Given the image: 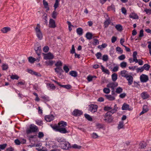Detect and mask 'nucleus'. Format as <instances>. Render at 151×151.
I'll use <instances>...</instances> for the list:
<instances>
[{
  "mask_svg": "<svg viewBox=\"0 0 151 151\" xmlns=\"http://www.w3.org/2000/svg\"><path fill=\"white\" fill-rule=\"evenodd\" d=\"M53 58V55L51 53H49L48 54H45V59H52Z\"/></svg>",
  "mask_w": 151,
  "mask_h": 151,
  "instance_id": "16",
  "label": "nucleus"
},
{
  "mask_svg": "<svg viewBox=\"0 0 151 151\" xmlns=\"http://www.w3.org/2000/svg\"><path fill=\"white\" fill-rule=\"evenodd\" d=\"M57 128V131L62 133H68V132L67 131L65 128L64 127L58 128Z\"/></svg>",
  "mask_w": 151,
  "mask_h": 151,
  "instance_id": "14",
  "label": "nucleus"
},
{
  "mask_svg": "<svg viewBox=\"0 0 151 151\" xmlns=\"http://www.w3.org/2000/svg\"><path fill=\"white\" fill-rule=\"evenodd\" d=\"M103 91L104 93L107 94L109 93L110 92V89L108 88H104L103 89Z\"/></svg>",
  "mask_w": 151,
  "mask_h": 151,
  "instance_id": "47",
  "label": "nucleus"
},
{
  "mask_svg": "<svg viewBox=\"0 0 151 151\" xmlns=\"http://www.w3.org/2000/svg\"><path fill=\"white\" fill-rule=\"evenodd\" d=\"M49 27L52 28H54L56 27L55 22L52 19H50V20Z\"/></svg>",
  "mask_w": 151,
  "mask_h": 151,
  "instance_id": "11",
  "label": "nucleus"
},
{
  "mask_svg": "<svg viewBox=\"0 0 151 151\" xmlns=\"http://www.w3.org/2000/svg\"><path fill=\"white\" fill-rule=\"evenodd\" d=\"M124 123L123 122H119L118 126V128L119 129L124 128Z\"/></svg>",
  "mask_w": 151,
  "mask_h": 151,
  "instance_id": "32",
  "label": "nucleus"
},
{
  "mask_svg": "<svg viewBox=\"0 0 151 151\" xmlns=\"http://www.w3.org/2000/svg\"><path fill=\"white\" fill-rule=\"evenodd\" d=\"M118 83L116 82H111L107 85L106 86L108 88H111L112 90H114V88L118 86Z\"/></svg>",
  "mask_w": 151,
  "mask_h": 151,
  "instance_id": "4",
  "label": "nucleus"
},
{
  "mask_svg": "<svg viewBox=\"0 0 151 151\" xmlns=\"http://www.w3.org/2000/svg\"><path fill=\"white\" fill-rule=\"evenodd\" d=\"M63 69L66 73H68L69 70V69L68 67L66 65H65L64 66Z\"/></svg>",
  "mask_w": 151,
  "mask_h": 151,
  "instance_id": "58",
  "label": "nucleus"
},
{
  "mask_svg": "<svg viewBox=\"0 0 151 151\" xmlns=\"http://www.w3.org/2000/svg\"><path fill=\"white\" fill-rule=\"evenodd\" d=\"M108 59V56L107 55H104L103 56L102 60L104 61H106Z\"/></svg>",
  "mask_w": 151,
  "mask_h": 151,
  "instance_id": "61",
  "label": "nucleus"
},
{
  "mask_svg": "<svg viewBox=\"0 0 151 151\" xmlns=\"http://www.w3.org/2000/svg\"><path fill=\"white\" fill-rule=\"evenodd\" d=\"M82 113L81 111L78 109H75L73 112L72 114L74 116H80L81 115Z\"/></svg>",
  "mask_w": 151,
  "mask_h": 151,
  "instance_id": "10",
  "label": "nucleus"
},
{
  "mask_svg": "<svg viewBox=\"0 0 151 151\" xmlns=\"http://www.w3.org/2000/svg\"><path fill=\"white\" fill-rule=\"evenodd\" d=\"M59 2L57 1H55V3L54 4V9L55 10H56L57 8L59 5Z\"/></svg>",
  "mask_w": 151,
  "mask_h": 151,
  "instance_id": "50",
  "label": "nucleus"
},
{
  "mask_svg": "<svg viewBox=\"0 0 151 151\" xmlns=\"http://www.w3.org/2000/svg\"><path fill=\"white\" fill-rule=\"evenodd\" d=\"M43 3L45 8L46 9V11H48L49 10V7L47 2L45 0H43Z\"/></svg>",
  "mask_w": 151,
  "mask_h": 151,
  "instance_id": "20",
  "label": "nucleus"
},
{
  "mask_svg": "<svg viewBox=\"0 0 151 151\" xmlns=\"http://www.w3.org/2000/svg\"><path fill=\"white\" fill-rule=\"evenodd\" d=\"M28 61L31 63H33L36 61V59L32 57H29L28 58Z\"/></svg>",
  "mask_w": 151,
  "mask_h": 151,
  "instance_id": "28",
  "label": "nucleus"
},
{
  "mask_svg": "<svg viewBox=\"0 0 151 151\" xmlns=\"http://www.w3.org/2000/svg\"><path fill=\"white\" fill-rule=\"evenodd\" d=\"M2 67L3 70H6L8 69V66L7 64H4L2 65Z\"/></svg>",
  "mask_w": 151,
  "mask_h": 151,
  "instance_id": "45",
  "label": "nucleus"
},
{
  "mask_svg": "<svg viewBox=\"0 0 151 151\" xmlns=\"http://www.w3.org/2000/svg\"><path fill=\"white\" fill-rule=\"evenodd\" d=\"M126 96V94L125 93H122L121 94L119 95V97L121 98H124Z\"/></svg>",
  "mask_w": 151,
  "mask_h": 151,
  "instance_id": "63",
  "label": "nucleus"
},
{
  "mask_svg": "<svg viewBox=\"0 0 151 151\" xmlns=\"http://www.w3.org/2000/svg\"><path fill=\"white\" fill-rule=\"evenodd\" d=\"M123 91V89L120 87H118L117 88L116 90V92L117 93H122Z\"/></svg>",
  "mask_w": 151,
  "mask_h": 151,
  "instance_id": "38",
  "label": "nucleus"
},
{
  "mask_svg": "<svg viewBox=\"0 0 151 151\" xmlns=\"http://www.w3.org/2000/svg\"><path fill=\"white\" fill-rule=\"evenodd\" d=\"M98 108L97 105L91 104L89 106V110L92 113H94L96 111Z\"/></svg>",
  "mask_w": 151,
  "mask_h": 151,
  "instance_id": "6",
  "label": "nucleus"
},
{
  "mask_svg": "<svg viewBox=\"0 0 151 151\" xmlns=\"http://www.w3.org/2000/svg\"><path fill=\"white\" fill-rule=\"evenodd\" d=\"M115 9L114 6L112 4L111 6L108 7L107 9L109 11L112 10H114L115 12Z\"/></svg>",
  "mask_w": 151,
  "mask_h": 151,
  "instance_id": "41",
  "label": "nucleus"
},
{
  "mask_svg": "<svg viewBox=\"0 0 151 151\" xmlns=\"http://www.w3.org/2000/svg\"><path fill=\"white\" fill-rule=\"evenodd\" d=\"M57 15V12L55 10L54 11L52 14V17L54 19L56 18V16Z\"/></svg>",
  "mask_w": 151,
  "mask_h": 151,
  "instance_id": "51",
  "label": "nucleus"
},
{
  "mask_svg": "<svg viewBox=\"0 0 151 151\" xmlns=\"http://www.w3.org/2000/svg\"><path fill=\"white\" fill-rule=\"evenodd\" d=\"M86 37L87 39L90 40L93 37L92 34L90 32H88L86 34Z\"/></svg>",
  "mask_w": 151,
  "mask_h": 151,
  "instance_id": "27",
  "label": "nucleus"
},
{
  "mask_svg": "<svg viewBox=\"0 0 151 151\" xmlns=\"http://www.w3.org/2000/svg\"><path fill=\"white\" fill-rule=\"evenodd\" d=\"M35 50L36 51V53L38 55H40V51L41 50V46L40 44H37L35 45Z\"/></svg>",
  "mask_w": 151,
  "mask_h": 151,
  "instance_id": "8",
  "label": "nucleus"
},
{
  "mask_svg": "<svg viewBox=\"0 0 151 151\" xmlns=\"http://www.w3.org/2000/svg\"><path fill=\"white\" fill-rule=\"evenodd\" d=\"M63 148L64 149H67L69 147V144L68 142H66L65 141L63 143L62 146Z\"/></svg>",
  "mask_w": 151,
  "mask_h": 151,
  "instance_id": "22",
  "label": "nucleus"
},
{
  "mask_svg": "<svg viewBox=\"0 0 151 151\" xmlns=\"http://www.w3.org/2000/svg\"><path fill=\"white\" fill-rule=\"evenodd\" d=\"M77 33L79 35H82L83 34V29L81 28H78L77 29Z\"/></svg>",
  "mask_w": 151,
  "mask_h": 151,
  "instance_id": "31",
  "label": "nucleus"
},
{
  "mask_svg": "<svg viewBox=\"0 0 151 151\" xmlns=\"http://www.w3.org/2000/svg\"><path fill=\"white\" fill-rule=\"evenodd\" d=\"M67 124L66 122L63 121L60 122L58 124V126H56L53 128L55 129L56 128L64 127L67 126Z\"/></svg>",
  "mask_w": 151,
  "mask_h": 151,
  "instance_id": "7",
  "label": "nucleus"
},
{
  "mask_svg": "<svg viewBox=\"0 0 151 151\" xmlns=\"http://www.w3.org/2000/svg\"><path fill=\"white\" fill-rule=\"evenodd\" d=\"M110 23L111 22L109 18L108 17V18H106V20L104 23V27L105 28L107 27Z\"/></svg>",
  "mask_w": 151,
  "mask_h": 151,
  "instance_id": "21",
  "label": "nucleus"
},
{
  "mask_svg": "<svg viewBox=\"0 0 151 151\" xmlns=\"http://www.w3.org/2000/svg\"><path fill=\"white\" fill-rule=\"evenodd\" d=\"M84 116L89 121H92V119L89 115L85 114H84Z\"/></svg>",
  "mask_w": 151,
  "mask_h": 151,
  "instance_id": "39",
  "label": "nucleus"
},
{
  "mask_svg": "<svg viewBox=\"0 0 151 151\" xmlns=\"http://www.w3.org/2000/svg\"><path fill=\"white\" fill-rule=\"evenodd\" d=\"M45 120L47 122H50L54 119V116L52 114L46 116L45 117Z\"/></svg>",
  "mask_w": 151,
  "mask_h": 151,
  "instance_id": "9",
  "label": "nucleus"
},
{
  "mask_svg": "<svg viewBox=\"0 0 151 151\" xmlns=\"http://www.w3.org/2000/svg\"><path fill=\"white\" fill-rule=\"evenodd\" d=\"M121 74L122 77L126 78L129 75L127 73V72L125 70H123L121 71Z\"/></svg>",
  "mask_w": 151,
  "mask_h": 151,
  "instance_id": "23",
  "label": "nucleus"
},
{
  "mask_svg": "<svg viewBox=\"0 0 151 151\" xmlns=\"http://www.w3.org/2000/svg\"><path fill=\"white\" fill-rule=\"evenodd\" d=\"M63 63L60 61H57L55 64V66L57 67V68H60V67L62 65Z\"/></svg>",
  "mask_w": 151,
  "mask_h": 151,
  "instance_id": "36",
  "label": "nucleus"
},
{
  "mask_svg": "<svg viewBox=\"0 0 151 151\" xmlns=\"http://www.w3.org/2000/svg\"><path fill=\"white\" fill-rule=\"evenodd\" d=\"M139 145L141 148H144L146 146V143L144 142L140 143Z\"/></svg>",
  "mask_w": 151,
  "mask_h": 151,
  "instance_id": "53",
  "label": "nucleus"
},
{
  "mask_svg": "<svg viewBox=\"0 0 151 151\" xmlns=\"http://www.w3.org/2000/svg\"><path fill=\"white\" fill-rule=\"evenodd\" d=\"M125 58V56L124 55H122L118 57V59L120 60H123Z\"/></svg>",
  "mask_w": 151,
  "mask_h": 151,
  "instance_id": "60",
  "label": "nucleus"
},
{
  "mask_svg": "<svg viewBox=\"0 0 151 151\" xmlns=\"http://www.w3.org/2000/svg\"><path fill=\"white\" fill-rule=\"evenodd\" d=\"M127 80L128 81V84L129 85H131L133 83V78L130 75H129L126 78Z\"/></svg>",
  "mask_w": 151,
  "mask_h": 151,
  "instance_id": "12",
  "label": "nucleus"
},
{
  "mask_svg": "<svg viewBox=\"0 0 151 151\" xmlns=\"http://www.w3.org/2000/svg\"><path fill=\"white\" fill-rule=\"evenodd\" d=\"M117 75L115 73L112 74L111 76L112 79L113 81H115L117 79Z\"/></svg>",
  "mask_w": 151,
  "mask_h": 151,
  "instance_id": "33",
  "label": "nucleus"
},
{
  "mask_svg": "<svg viewBox=\"0 0 151 151\" xmlns=\"http://www.w3.org/2000/svg\"><path fill=\"white\" fill-rule=\"evenodd\" d=\"M101 69L103 72L108 74H109L110 73L108 70L105 69L104 67L102 65L101 66Z\"/></svg>",
  "mask_w": 151,
  "mask_h": 151,
  "instance_id": "30",
  "label": "nucleus"
},
{
  "mask_svg": "<svg viewBox=\"0 0 151 151\" xmlns=\"http://www.w3.org/2000/svg\"><path fill=\"white\" fill-rule=\"evenodd\" d=\"M101 55L102 54L100 52H97L96 54V56L97 58L98 59H101Z\"/></svg>",
  "mask_w": 151,
  "mask_h": 151,
  "instance_id": "49",
  "label": "nucleus"
},
{
  "mask_svg": "<svg viewBox=\"0 0 151 151\" xmlns=\"http://www.w3.org/2000/svg\"><path fill=\"white\" fill-rule=\"evenodd\" d=\"M10 78L12 79L18 80L19 78V76L17 75H12L10 76Z\"/></svg>",
  "mask_w": 151,
  "mask_h": 151,
  "instance_id": "44",
  "label": "nucleus"
},
{
  "mask_svg": "<svg viewBox=\"0 0 151 151\" xmlns=\"http://www.w3.org/2000/svg\"><path fill=\"white\" fill-rule=\"evenodd\" d=\"M140 79L141 82H147L149 80L148 76L145 74H142L140 76Z\"/></svg>",
  "mask_w": 151,
  "mask_h": 151,
  "instance_id": "5",
  "label": "nucleus"
},
{
  "mask_svg": "<svg viewBox=\"0 0 151 151\" xmlns=\"http://www.w3.org/2000/svg\"><path fill=\"white\" fill-rule=\"evenodd\" d=\"M10 28L8 27H6L2 28L1 30L3 33H6L10 31Z\"/></svg>",
  "mask_w": 151,
  "mask_h": 151,
  "instance_id": "24",
  "label": "nucleus"
},
{
  "mask_svg": "<svg viewBox=\"0 0 151 151\" xmlns=\"http://www.w3.org/2000/svg\"><path fill=\"white\" fill-rule=\"evenodd\" d=\"M127 64V63L126 62L123 61L121 63L120 66L122 68H125L126 67Z\"/></svg>",
  "mask_w": 151,
  "mask_h": 151,
  "instance_id": "37",
  "label": "nucleus"
},
{
  "mask_svg": "<svg viewBox=\"0 0 151 151\" xmlns=\"http://www.w3.org/2000/svg\"><path fill=\"white\" fill-rule=\"evenodd\" d=\"M144 12H145L147 14L150 15L151 14V9H145Z\"/></svg>",
  "mask_w": 151,
  "mask_h": 151,
  "instance_id": "46",
  "label": "nucleus"
},
{
  "mask_svg": "<svg viewBox=\"0 0 151 151\" xmlns=\"http://www.w3.org/2000/svg\"><path fill=\"white\" fill-rule=\"evenodd\" d=\"M130 18L133 19H138L139 17L136 13H132L130 14L129 15Z\"/></svg>",
  "mask_w": 151,
  "mask_h": 151,
  "instance_id": "17",
  "label": "nucleus"
},
{
  "mask_svg": "<svg viewBox=\"0 0 151 151\" xmlns=\"http://www.w3.org/2000/svg\"><path fill=\"white\" fill-rule=\"evenodd\" d=\"M105 96L107 99L109 101H113L115 99L114 96H113L111 95H105Z\"/></svg>",
  "mask_w": 151,
  "mask_h": 151,
  "instance_id": "18",
  "label": "nucleus"
},
{
  "mask_svg": "<svg viewBox=\"0 0 151 151\" xmlns=\"http://www.w3.org/2000/svg\"><path fill=\"white\" fill-rule=\"evenodd\" d=\"M69 73L71 76L74 77H76L78 75L77 72L75 71H71L69 72Z\"/></svg>",
  "mask_w": 151,
  "mask_h": 151,
  "instance_id": "26",
  "label": "nucleus"
},
{
  "mask_svg": "<svg viewBox=\"0 0 151 151\" xmlns=\"http://www.w3.org/2000/svg\"><path fill=\"white\" fill-rule=\"evenodd\" d=\"M57 141L58 142H63V143L65 141V139L63 138H58L57 139Z\"/></svg>",
  "mask_w": 151,
  "mask_h": 151,
  "instance_id": "43",
  "label": "nucleus"
},
{
  "mask_svg": "<svg viewBox=\"0 0 151 151\" xmlns=\"http://www.w3.org/2000/svg\"><path fill=\"white\" fill-rule=\"evenodd\" d=\"M72 147L74 148L79 149L81 148V146H79L76 144H74L73 145Z\"/></svg>",
  "mask_w": 151,
  "mask_h": 151,
  "instance_id": "62",
  "label": "nucleus"
},
{
  "mask_svg": "<svg viewBox=\"0 0 151 151\" xmlns=\"http://www.w3.org/2000/svg\"><path fill=\"white\" fill-rule=\"evenodd\" d=\"M60 86L61 87H63L68 89H70L71 88V86L70 85H60Z\"/></svg>",
  "mask_w": 151,
  "mask_h": 151,
  "instance_id": "42",
  "label": "nucleus"
},
{
  "mask_svg": "<svg viewBox=\"0 0 151 151\" xmlns=\"http://www.w3.org/2000/svg\"><path fill=\"white\" fill-rule=\"evenodd\" d=\"M44 136V134L42 132H40L38 133V137L40 138H42Z\"/></svg>",
  "mask_w": 151,
  "mask_h": 151,
  "instance_id": "57",
  "label": "nucleus"
},
{
  "mask_svg": "<svg viewBox=\"0 0 151 151\" xmlns=\"http://www.w3.org/2000/svg\"><path fill=\"white\" fill-rule=\"evenodd\" d=\"M115 28L117 30L119 31H121L122 29V27L121 25L120 24H117L115 26Z\"/></svg>",
  "mask_w": 151,
  "mask_h": 151,
  "instance_id": "35",
  "label": "nucleus"
},
{
  "mask_svg": "<svg viewBox=\"0 0 151 151\" xmlns=\"http://www.w3.org/2000/svg\"><path fill=\"white\" fill-rule=\"evenodd\" d=\"M6 146L7 144H6L0 145V149L1 150H4L6 147Z\"/></svg>",
  "mask_w": 151,
  "mask_h": 151,
  "instance_id": "52",
  "label": "nucleus"
},
{
  "mask_svg": "<svg viewBox=\"0 0 151 151\" xmlns=\"http://www.w3.org/2000/svg\"><path fill=\"white\" fill-rule=\"evenodd\" d=\"M136 70L137 72L138 73L139 72H142L144 70V69L143 67H141L137 68Z\"/></svg>",
  "mask_w": 151,
  "mask_h": 151,
  "instance_id": "54",
  "label": "nucleus"
},
{
  "mask_svg": "<svg viewBox=\"0 0 151 151\" xmlns=\"http://www.w3.org/2000/svg\"><path fill=\"white\" fill-rule=\"evenodd\" d=\"M141 96L143 99H145L148 98L150 96L146 92H143L141 94Z\"/></svg>",
  "mask_w": 151,
  "mask_h": 151,
  "instance_id": "15",
  "label": "nucleus"
},
{
  "mask_svg": "<svg viewBox=\"0 0 151 151\" xmlns=\"http://www.w3.org/2000/svg\"><path fill=\"white\" fill-rule=\"evenodd\" d=\"M41 98L43 99L45 102H47L49 100V98L46 95H42L41 96Z\"/></svg>",
  "mask_w": 151,
  "mask_h": 151,
  "instance_id": "34",
  "label": "nucleus"
},
{
  "mask_svg": "<svg viewBox=\"0 0 151 151\" xmlns=\"http://www.w3.org/2000/svg\"><path fill=\"white\" fill-rule=\"evenodd\" d=\"M116 50L117 51L120 53H122L123 52V50L119 47H117L116 48Z\"/></svg>",
  "mask_w": 151,
  "mask_h": 151,
  "instance_id": "55",
  "label": "nucleus"
},
{
  "mask_svg": "<svg viewBox=\"0 0 151 151\" xmlns=\"http://www.w3.org/2000/svg\"><path fill=\"white\" fill-rule=\"evenodd\" d=\"M112 109V108L110 106H106L104 107V110L106 111H109Z\"/></svg>",
  "mask_w": 151,
  "mask_h": 151,
  "instance_id": "56",
  "label": "nucleus"
},
{
  "mask_svg": "<svg viewBox=\"0 0 151 151\" xmlns=\"http://www.w3.org/2000/svg\"><path fill=\"white\" fill-rule=\"evenodd\" d=\"M137 52L136 51H134L133 53V61H134L136 63H137L138 62V60L137 58Z\"/></svg>",
  "mask_w": 151,
  "mask_h": 151,
  "instance_id": "25",
  "label": "nucleus"
},
{
  "mask_svg": "<svg viewBox=\"0 0 151 151\" xmlns=\"http://www.w3.org/2000/svg\"><path fill=\"white\" fill-rule=\"evenodd\" d=\"M129 105L126 103H124L122 105V110H128L131 111L132 109L129 108Z\"/></svg>",
  "mask_w": 151,
  "mask_h": 151,
  "instance_id": "13",
  "label": "nucleus"
},
{
  "mask_svg": "<svg viewBox=\"0 0 151 151\" xmlns=\"http://www.w3.org/2000/svg\"><path fill=\"white\" fill-rule=\"evenodd\" d=\"M35 30L37 37L40 40H41L42 38L43 35L40 30V25L39 24H37Z\"/></svg>",
  "mask_w": 151,
  "mask_h": 151,
  "instance_id": "1",
  "label": "nucleus"
},
{
  "mask_svg": "<svg viewBox=\"0 0 151 151\" xmlns=\"http://www.w3.org/2000/svg\"><path fill=\"white\" fill-rule=\"evenodd\" d=\"M117 37L115 36H113L111 39V42L113 43H114L116 40Z\"/></svg>",
  "mask_w": 151,
  "mask_h": 151,
  "instance_id": "64",
  "label": "nucleus"
},
{
  "mask_svg": "<svg viewBox=\"0 0 151 151\" xmlns=\"http://www.w3.org/2000/svg\"><path fill=\"white\" fill-rule=\"evenodd\" d=\"M49 49V48L48 46H45L43 49V51L45 52H47Z\"/></svg>",
  "mask_w": 151,
  "mask_h": 151,
  "instance_id": "59",
  "label": "nucleus"
},
{
  "mask_svg": "<svg viewBox=\"0 0 151 151\" xmlns=\"http://www.w3.org/2000/svg\"><path fill=\"white\" fill-rule=\"evenodd\" d=\"M37 127L35 125L31 124L30 125L29 128L27 129L26 133L27 134H29L32 132H37Z\"/></svg>",
  "mask_w": 151,
  "mask_h": 151,
  "instance_id": "2",
  "label": "nucleus"
},
{
  "mask_svg": "<svg viewBox=\"0 0 151 151\" xmlns=\"http://www.w3.org/2000/svg\"><path fill=\"white\" fill-rule=\"evenodd\" d=\"M54 62L52 60H50L47 61L45 62L46 64L47 65L52 66Z\"/></svg>",
  "mask_w": 151,
  "mask_h": 151,
  "instance_id": "40",
  "label": "nucleus"
},
{
  "mask_svg": "<svg viewBox=\"0 0 151 151\" xmlns=\"http://www.w3.org/2000/svg\"><path fill=\"white\" fill-rule=\"evenodd\" d=\"M47 86L48 88H49L50 89L53 90L55 89V87L53 84L50 83L47 84Z\"/></svg>",
  "mask_w": 151,
  "mask_h": 151,
  "instance_id": "29",
  "label": "nucleus"
},
{
  "mask_svg": "<svg viewBox=\"0 0 151 151\" xmlns=\"http://www.w3.org/2000/svg\"><path fill=\"white\" fill-rule=\"evenodd\" d=\"M144 69H145L146 70H148L150 68V65H148L147 64H145L143 67Z\"/></svg>",
  "mask_w": 151,
  "mask_h": 151,
  "instance_id": "48",
  "label": "nucleus"
},
{
  "mask_svg": "<svg viewBox=\"0 0 151 151\" xmlns=\"http://www.w3.org/2000/svg\"><path fill=\"white\" fill-rule=\"evenodd\" d=\"M110 112H108L104 115V120L106 122H111L113 119L112 117L109 114Z\"/></svg>",
  "mask_w": 151,
  "mask_h": 151,
  "instance_id": "3",
  "label": "nucleus"
},
{
  "mask_svg": "<svg viewBox=\"0 0 151 151\" xmlns=\"http://www.w3.org/2000/svg\"><path fill=\"white\" fill-rule=\"evenodd\" d=\"M148 110V109L147 108V106L146 105H144L143 106V110L140 113L139 115H141L144 113L147 112Z\"/></svg>",
  "mask_w": 151,
  "mask_h": 151,
  "instance_id": "19",
  "label": "nucleus"
}]
</instances>
